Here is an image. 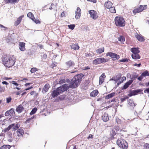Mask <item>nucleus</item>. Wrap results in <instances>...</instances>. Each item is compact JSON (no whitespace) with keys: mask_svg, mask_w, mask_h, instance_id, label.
I'll return each mask as SVG.
<instances>
[{"mask_svg":"<svg viewBox=\"0 0 149 149\" xmlns=\"http://www.w3.org/2000/svg\"><path fill=\"white\" fill-rule=\"evenodd\" d=\"M128 98L127 96H125L124 97L121 98V102H124L126 99H128Z\"/></svg>","mask_w":149,"mask_h":149,"instance_id":"47","label":"nucleus"},{"mask_svg":"<svg viewBox=\"0 0 149 149\" xmlns=\"http://www.w3.org/2000/svg\"><path fill=\"white\" fill-rule=\"evenodd\" d=\"M12 82L13 84L16 86H18L19 85L15 81H12L11 82Z\"/></svg>","mask_w":149,"mask_h":149,"instance_id":"55","label":"nucleus"},{"mask_svg":"<svg viewBox=\"0 0 149 149\" xmlns=\"http://www.w3.org/2000/svg\"><path fill=\"white\" fill-rule=\"evenodd\" d=\"M119 41H120L121 42H123L125 41V38L124 36H120L118 38Z\"/></svg>","mask_w":149,"mask_h":149,"instance_id":"34","label":"nucleus"},{"mask_svg":"<svg viewBox=\"0 0 149 149\" xmlns=\"http://www.w3.org/2000/svg\"><path fill=\"white\" fill-rule=\"evenodd\" d=\"M114 129L116 131H118L119 130L120 128L118 126H116L114 127Z\"/></svg>","mask_w":149,"mask_h":149,"instance_id":"52","label":"nucleus"},{"mask_svg":"<svg viewBox=\"0 0 149 149\" xmlns=\"http://www.w3.org/2000/svg\"><path fill=\"white\" fill-rule=\"evenodd\" d=\"M76 12H77L78 13H81V9H80L79 7H77V11H76Z\"/></svg>","mask_w":149,"mask_h":149,"instance_id":"51","label":"nucleus"},{"mask_svg":"<svg viewBox=\"0 0 149 149\" xmlns=\"http://www.w3.org/2000/svg\"><path fill=\"white\" fill-rule=\"evenodd\" d=\"M89 13L91 17L94 20L97 19L98 17L97 12L94 10H91L89 11Z\"/></svg>","mask_w":149,"mask_h":149,"instance_id":"10","label":"nucleus"},{"mask_svg":"<svg viewBox=\"0 0 149 149\" xmlns=\"http://www.w3.org/2000/svg\"><path fill=\"white\" fill-rule=\"evenodd\" d=\"M42 59H45L47 58V56L46 54H43L41 56Z\"/></svg>","mask_w":149,"mask_h":149,"instance_id":"43","label":"nucleus"},{"mask_svg":"<svg viewBox=\"0 0 149 149\" xmlns=\"http://www.w3.org/2000/svg\"><path fill=\"white\" fill-rule=\"evenodd\" d=\"M102 120L104 122H107L109 120V117L108 114L104 113L102 116Z\"/></svg>","mask_w":149,"mask_h":149,"instance_id":"18","label":"nucleus"},{"mask_svg":"<svg viewBox=\"0 0 149 149\" xmlns=\"http://www.w3.org/2000/svg\"><path fill=\"white\" fill-rule=\"evenodd\" d=\"M38 71V69L36 68H32L30 70L31 73H33Z\"/></svg>","mask_w":149,"mask_h":149,"instance_id":"41","label":"nucleus"},{"mask_svg":"<svg viewBox=\"0 0 149 149\" xmlns=\"http://www.w3.org/2000/svg\"><path fill=\"white\" fill-rule=\"evenodd\" d=\"M109 61V59L104 58H98L93 60L92 63L93 65H97L103 63L107 62Z\"/></svg>","mask_w":149,"mask_h":149,"instance_id":"7","label":"nucleus"},{"mask_svg":"<svg viewBox=\"0 0 149 149\" xmlns=\"http://www.w3.org/2000/svg\"><path fill=\"white\" fill-rule=\"evenodd\" d=\"M147 92L148 93H149V88H147L146 90L144 91V92L145 93Z\"/></svg>","mask_w":149,"mask_h":149,"instance_id":"64","label":"nucleus"},{"mask_svg":"<svg viewBox=\"0 0 149 149\" xmlns=\"http://www.w3.org/2000/svg\"><path fill=\"white\" fill-rule=\"evenodd\" d=\"M139 48L134 47L131 48L130 49L131 51L133 53V54H138L140 52L139 50Z\"/></svg>","mask_w":149,"mask_h":149,"instance_id":"20","label":"nucleus"},{"mask_svg":"<svg viewBox=\"0 0 149 149\" xmlns=\"http://www.w3.org/2000/svg\"><path fill=\"white\" fill-rule=\"evenodd\" d=\"M115 25L119 27H123L125 25V20L122 17L116 16L114 19Z\"/></svg>","mask_w":149,"mask_h":149,"instance_id":"5","label":"nucleus"},{"mask_svg":"<svg viewBox=\"0 0 149 149\" xmlns=\"http://www.w3.org/2000/svg\"><path fill=\"white\" fill-rule=\"evenodd\" d=\"M135 37L140 42H143L145 41V39L141 35H139L137 34L136 35H135Z\"/></svg>","mask_w":149,"mask_h":149,"instance_id":"14","label":"nucleus"},{"mask_svg":"<svg viewBox=\"0 0 149 149\" xmlns=\"http://www.w3.org/2000/svg\"><path fill=\"white\" fill-rule=\"evenodd\" d=\"M2 83L3 84H6V85H8L9 84L6 81H3L2 82Z\"/></svg>","mask_w":149,"mask_h":149,"instance_id":"63","label":"nucleus"},{"mask_svg":"<svg viewBox=\"0 0 149 149\" xmlns=\"http://www.w3.org/2000/svg\"><path fill=\"white\" fill-rule=\"evenodd\" d=\"M11 146L8 145H4L1 146L0 149H10Z\"/></svg>","mask_w":149,"mask_h":149,"instance_id":"31","label":"nucleus"},{"mask_svg":"<svg viewBox=\"0 0 149 149\" xmlns=\"http://www.w3.org/2000/svg\"><path fill=\"white\" fill-rule=\"evenodd\" d=\"M19 125L17 123H16V124L13 123L10 125L7 128H5L3 131L5 133L10 130L12 128L13 131H15L17 129L18 130L19 127Z\"/></svg>","mask_w":149,"mask_h":149,"instance_id":"6","label":"nucleus"},{"mask_svg":"<svg viewBox=\"0 0 149 149\" xmlns=\"http://www.w3.org/2000/svg\"><path fill=\"white\" fill-rule=\"evenodd\" d=\"M27 16L28 17L30 18L31 19H34V16L33 14L31 12H29L27 14Z\"/></svg>","mask_w":149,"mask_h":149,"instance_id":"35","label":"nucleus"},{"mask_svg":"<svg viewBox=\"0 0 149 149\" xmlns=\"http://www.w3.org/2000/svg\"><path fill=\"white\" fill-rule=\"evenodd\" d=\"M76 15L75 16V18L76 19H78L79 18L81 15L80 13H78L77 12H76Z\"/></svg>","mask_w":149,"mask_h":149,"instance_id":"40","label":"nucleus"},{"mask_svg":"<svg viewBox=\"0 0 149 149\" xmlns=\"http://www.w3.org/2000/svg\"><path fill=\"white\" fill-rule=\"evenodd\" d=\"M141 74L143 77H146V76H149V73L147 70H146L143 72Z\"/></svg>","mask_w":149,"mask_h":149,"instance_id":"36","label":"nucleus"},{"mask_svg":"<svg viewBox=\"0 0 149 149\" xmlns=\"http://www.w3.org/2000/svg\"><path fill=\"white\" fill-rule=\"evenodd\" d=\"M24 17V15H22L19 17L17 18V20L15 22V26H17L20 23L21 21L22 20V18Z\"/></svg>","mask_w":149,"mask_h":149,"instance_id":"13","label":"nucleus"},{"mask_svg":"<svg viewBox=\"0 0 149 149\" xmlns=\"http://www.w3.org/2000/svg\"><path fill=\"white\" fill-rule=\"evenodd\" d=\"M146 5L143 6L140 5L138 7H135L134 9L133 10V13L135 14L137 13H139L142 12L146 8Z\"/></svg>","mask_w":149,"mask_h":149,"instance_id":"8","label":"nucleus"},{"mask_svg":"<svg viewBox=\"0 0 149 149\" xmlns=\"http://www.w3.org/2000/svg\"><path fill=\"white\" fill-rule=\"evenodd\" d=\"M133 80H130L126 83V84L129 86L133 82Z\"/></svg>","mask_w":149,"mask_h":149,"instance_id":"48","label":"nucleus"},{"mask_svg":"<svg viewBox=\"0 0 149 149\" xmlns=\"http://www.w3.org/2000/svg\"><path fill=\"white\" fill-rule=\"evenodd\" d=\"M93 135L91 134H90L89 136L87 137V139H93Z\"/></svg>","mask_w":149,"mask_h":149,"instance_id":"57","label":"nucleus"},{"mask_svg":"<svg viewBox=\"0 0 149 149\" xmlns=\"http://www.w3.org/2000/svg\"><path fill=\"white\" fill-rule=\"evenodd\" d=\"M12 78L11 77H5L3 78V79L4 80H8L9 79H11Z\"/></svg>","mask_w":149,"mask_h":149,"instance_id":"59","label":"nucleus"},{"mask_svg":"<svg viewBox=\"0 0 149 149\" xmlns=\"http://www.w3.org/2000/svg\"><path fill=\"white\" fill-rule=\"evenodd\" d=\"M37 109L36 108H34L33 109H32V110L30 113V114L32 115L35 113L37 111Z\"/></svg>","mask_w":149,"mask_h":149,"instance_id":"37","label":"nucleus"},{"mask_svg":"<svg viewBox=\"0 0 149 149\" xmlns=\"http://www.w3.org/2000/svg\"><path fill=\"white\" fill-rule=\"evenodd\" d=\"M66 80L65 79H60L59 82L60 84H63L65 82Z\"/></svg>","mask_w":149,"mask_h":149,"instance_id":"45","label":"nucleus"},{"mask_svg":"<svg viewBox=\"0 0 149 149\" xmlns=\"http://www.w3.org/2000/svg\"><path fill=\"white\" fill-rule=\"evenodd\" d=\"M107 56H109L113 61L117 60L119 59L120 56L115 53L110 52H108L106 54Z\"/></svg>","mask_w":149,"mask_h":149,"instance_id":"9","label":"nucleus"},{"mask_svg":"<svg viewBox=\"0 0 149 149\" xmlns=\"http://www.w3.org/2000/svg\"><path fill=\"white\" fill-rule=\"evenodd\" d=\"M75 26L74 24H70L68 25L69 28L72 30H73Z\"/></svg>","mask_w":149,"mask_h":149,"instance_id":"44","label":"nucleus"},{"mask_svg":"<svg viewBox=\"0 0 149 149\" xmlns=\"http://www.w3.org/2000/svg\"><path fill=\"white\" fill-rule=\"evenodd\" d=\"M145 149H149V145L148 144H145L144 146Z\"/></svg>","mask_w":149,"mask_h":149,"instance_id":"54","label":"nucleus"},{"mask_svg":"<svg viewBox=\"0 0 149 149\" xmlns=\"http://www.w3.org/2000/svg\"><path fill=\"white\" fill-rule=\"evenodd\" d=\"M128 61V60L127 58L122 59L120 61V62H127Z\"/></svg>","mask_w":149,"mask_h":149,"instance_id":"50","label":"nucleus"},{"mask_svg":"<svg viewBox=\"0 0 149 149\" xmlns=\"http://www.w3.org/2000/svg\"><path fill=\"white\" fill-rule=\"evenodd\" d=\"M118 133H116L115 131L113 130H112L110 132V137H109V139L110 140H112L114 139L115 137L114 136L115 135H116Z\"/></svg>","mask_w":149,"mask_h":149,"instance_id":"17","label":"nucleus"},{"mask_svg":"<svg viewBox=\"0 0 149 149\" xmlns=\"http://www.w3.org/2000/svg\"><path fill=\"white\" fill-rule=\"evenodd\" d=\"M124 135L121 133H118L116 135V138H117V144L120 148L127 149L128 148V145L126 141L123 139Z\"/></svg>","mask_w":149,"mask_h":149,"instance_id":"1","label":"nucleus"},{"mask_svg":"<svg viewBox=\"0 0 149 149\" xmlns=\"http://www.w3.org/2000/svg\"><path fill=\"white\" fill-rule=\"evenodd\" d=\"M112 5V3L111 2L109 1L105 2L104 5V6L107 9H108L111 7Z\"/></svg>","mask_w":149,"mask_h":149,"instance_id":"25","label":"nucleus"},{"mask_svg":"<svg viewBox=\"0 0 149 149\" xmlns=\"http://www.w3.org/2000/svg\"><path fill=\"white\" fill-rule=\"evenodd\" d=\"M121 76V74L120 73H119L116 76L113 77L111 80L117 82L120 79Z\"/></svg>","mask_w":149,"mask_h":149,"instance_id":"16","label":"nucleus"},{"mask_svg":"<svg viewBox=\"0 0 149 149\" xmlns=\"http://www.w3.org/2000/svg\"><path fill=\"white\" fill-rule=\"evenodd\" d=\"M26 44L23 42H19V48L22 51H24L26 50L25 48Z\"/></svg>","mask_w":149,"mask_h":149,"instance_id":"11","label":"nucleus"},{"mask_svg":"<svg viewBox=\"0 0 149 149\" xmlns=\"http://www.w3.org/2000/svg\"><path fill=\"white\" fill-rule=\"evenodd\" d=\"M106 76L104 73H103L99 77V84H102L104 82V78L106 77Z\"/></svg>","mask_w":149,"mask_h":149,"instance_id":"15","label":"nucleus"},{"mask_svg":"<svg viewBox=\"0 0 149 149\" xmlns=\"http://www.w3.org/2000/svg\"><path fill=\"white\" fill-rule=\"evenodd\" d=\"M50 88V86L49 84H46L44 86L42 90V92H46L48 91L49 88Z\"/></svg>","mask_w":149,"mask_h":149,"instance_id":"26","label":"nucleus"},{"mask_svg":"<svg viewBox=\"0 0 149 149\" xmlns=\"http://www.w3.org/2000/svg\"><path fill=\"white\" fill-rule=\"evenodd\" d=\"M116 121L118 124H119L121 123V121L119 118H117L116 119Z\"/></svg>","mask_w":149,"mask_h":149,"instance_id":"56","label":"nucleus"},{"mask_svg":"<svg viewBox=\"0 0 149 149\" xmlns=\"http://www.w3.org/2000/svg\"><path fill=\"white\" fill-rule=\"evenodd\" d=\"M141 64L139 63L138 64H137V63H135L134 64V65L135 66H137L138 67H139L141 66Z\"/></svg>","mask_w":149,"mask_h":149,"instance_id":"61","label":"nucleus"},{"mask_svg":"<svg viewBox=\"0 0 149 149\" xmlns=\"http://www.w3.org/2000/svg\"><path fill=\"white\" fill-rule=\"evenodd\" d=\"M2 61L5 66L9 68L14 65L15 60L13 56H8L3 57Z\"/></svg>","mask_w":149,"mask_h":149,"instance_id":"2","label":"nucleus"},{"mask_svg":"<svg viewBox=\"0 0 149 149\" xmlns=\"http://www.w3.org/2000/svg\"><path fill=\"white\" fill-rule=\"evenodd\" d=\"M15 109L13 108H11L9 110L7 111L5 113V115L6 116H8L12 114L14 111Z\"/></svg>","mask_w":149,"mask_h":149,"instance_id":"21","label":"nucleus"},{"mask_svg":"<svg viewBox=\"0 0 149 149\" xmlns=\"http://www.w3.org/2000/svg\"><path fill=\"white\" fill-rule=\"evenodd\" d=\"M128 106L131 108H134L136 105V104H135L134 102L132 99H130L128 100Z\"/></svg>","mask_w":149,"mask_h":149,"instance_id":"12","label":"nucleus"},{"mask_svg":"<svg viewBox=\"0 0 149 149\" xmlns=\"http://www.w3.org/2000/svg\"><path fill=\"white\" fill-rule=\"evenodd\" d=\"M5 91V88L4 87H0V92L1 93L4 92Z\"/></svg>","mask_w":149,"mask_h":149,"instance_id":"49","label":"nucleus"},{"mask_svg":"<svg viewBox=\"0 0 149 149\" xmlns=\"http://www.w3.org/2000/svg\"><path fill=\"white\" fill-rule=\"evenodd\" d=\"M6 4L14 3H18L19 0H4Z\"/></svg>","mask_w":149,"mask_h":149,"instance_id":"23","label":"nucleus"},{"mask_svg":"<svg viewBox=\"0 0 149 149\" xmlns=\"http://www.w3.org/2000/svg\"><path fill=\"white\" fill-rule=\"evenodd\" d=\"M140 92H141V90L140 89H138L137 90H134L133 92L132 93H133V95H137Z\"/></svg>","mask_w":149,"mask_h":149,"instance_id":"39","label":"nucleus"},{"mask_svg":"<svg viewBox=\"0 0 149 149\" xmlns=\"http://www.w3.org/2000/svg\"><path fill=\"white\" fill-rule=\"evenodd\" d=\"M108 9H109V11L112 13H116V10L114 6H112L109 8Z\"/></svg>","mask_w":149,"mask_h":149,"instance_id":"33","label":"nucleus"},{"mask_svg":"<svg viewBox=\"0 0 149 149\" xmlns=\"http://www.w3.org/2000/svg\"><path fill=\"white\" fill-rule=\"evenodd\" d=\"M87 1H91L93 2V3H96V0H87Z\"/></svg>","mask_w":149,"mask_h":149,"instance_id":"58","label":"nucleus"},{"mask_svg":"<svg viewBox=\"0 0 149 149\" xmlns=\"http://www.w3.org/2000/svg\"><path fill=\"white\" fill-rule=\"evenodd\" d=\"M24 109V108L21 104H20L16 108V111L18 113H20L23 111Z\"/></svg>","mask_w":149,"mask_h":149,"instance_id":"22","label":"nucleus"},{"mask_svg":"<svg viewBox=\"0 0 149 149\" xmlns=\"http://www.w3.org/2000/svg\"><path fill=\"white\" fill-rule=\"evenodd\" d=\"M81 78L80 74H79L74 76L70 83V86L71 87L75 88H76L79 84L81 81Z\"/></svg>","mask_w":149,"mask_h":149,"instance_id":"4","label":"nucleus"},{"mask_svg":"<svg viewBox=\"0 0 149 149\" xmlns=\"http://www.w3.org/2000/svg\"><path fill=\"white\" fill-rule=\"evenodd\" d=\"M65 16V13L63 11V12H62V13H61V17H64Z\"/></svg>","mask_w":149,"mask_h":149,"instance_id":"62","label":"nucleus"},{"mask_svg":"<svg viewBox=\"0 0 149 149\" xmlns=\"http://www.w3.org/2000/svg\"><path fill=\"white\" fill-rule=\"evenodd\" d=\"M115 94V93H114L109 94L105 97V98L106 99H108L109 98H111Z\"/></svg>","mask_w":149,"mask_h":149,"instance_id":"32","label":"nucleus"},{"mask_svg":"<svg viewBox=\"0 0 149 149\" xmlns=\"http://www.w3.org/2000/svg\"><path fill=\"white\" fill-rule=\"evenodd\" d=\"M34 22L36 24H40L41 23V22L38 18H36Z\"/></svg>","mask_w":149,"mask_h":149,"instance_id":"42","label":"nucleus"},{"mask_svg":"<svg viewBox=\"0 0 149 149\" xmlns=\"http://www.w3.org/2000/svg\"><path fill=\"white\" fill-rule=\"evenodd\" d=\"M12 100L11 97H8L6 98V102L9 103H10Z\"/></svg>","mask_w":149,"mask_h":149,"instance_id":"46","label":"nucleus"},{"mask_svg":"<svg viewBox=\"0 0 149 149\" xmlns=\"http://www.w3.org/2000/svg\"><path fill=\"white\" fill-rule=\"evenodd\" d=\"M17 133L18 136H22L24 134V132L22 129H18L17 131Z\"/></svg>","mask_w":149,"mask_h":149,"instance_id":"19","label":"nucleus"},{"mask_svg":"<svg viewBox=\"0 0 149 149\" xmlns=\"http://www.w3.org/2000/svg\"><path fill=\"white\" fill-rule=\"evenodd\" d=\"M143 77H144L143 76L142 74H141V75L137 79L139 81H141V80L143 78Z\"/></svg>","mask_w":149,"mask_h":149,"instance_id":"53","label":"nucleus"},{"mask_svg":"<svg viewBox=\"0 0 149 149\" xmlns=\"http://www.w3.org/2000/svg\"><path fill=\"white\" fill-rule=\"evenodd\" d=\"M72 49L74 50H78L79 49V47L78 45V44H73L71 46Z\"/></svg>","mask_w":149,"mask_h":149,"instance_id":"29","label":"nucleus"},{"mask_svg":"<svg viewBox=\"0 0 149 149\" xmlns=\"http://www.w3.org/2000/svg\"><path fill=\"white\" fill-rule=\"evenodd\" d=\"M104 48H100L96 50V52L97 54H101L104 52Z\"/></svg>","mask_w":149,"mask_h":149,"instance_id":"30","label":"nucleus"},{"mask_svg":"<svg viewBox=\"0 0 149 149\" xmlns=\"http://www.w3.org/2000/svg\"><path fill=\"white\" fill-rule=\"evenodd\" d=\"M128 86L126 83L123 86V88L125 89H126L128 87Z\"/></svg>","mask_w":149,"mask_h":149,"instance_id":"60","label":"nucleus"},{"mask_svg":"<svg viewBox=\"0 0 149 149\" xmlns=\"http://www.w3.org/2000/svg\"><path fill=\"white\" fill-rule=\"evenodd\" d=\"M66 64L67 68H70L74 65V62L71 60H70L66 63Z\"/></svg>","mask_w":149,"mask_h":149,"instance_id":"24","label":"nucleus"},{"mask_svg":"<svg viewBox=\"0 0 149 149\" xmlns=\"http://www.w3.org/2000/svg\"><path fill=\"white\" fill-rule=\"evenodd\" d=\"M131 56L132 58L135 60L139 59L140 58V56L138 54H132Z\"/></svg>","mask_w":149,"mask_h":149,"instance_id":"28","label":"nucleus"},{"mask_svg":"<svg viewBox=\"0 0 149 149\" xmlns=\"http://www.w3.org/2000/svg\"><path fill=\"white\" fill-rule=\"evenodd\" d=\"M99 93L98 91L97 90H93L92 92L90 94V96L92 97H95Z\"/></svg>","mask_w":149,"mask_h":149,"instance_id":"27","label":"nucleus"},{"mask_svg":"<svg viewBox=\"0 0 149 149\" xmlns=\"http://www.w3.org/2000/svg\"><path fill=\"white\" fill-rule=\"evenodd\" d=\"M68 87L66 84L63 85L58 88L56 90H54L52 93V97H54L59 95L60 93L67 90Z\"/></svg>","mask_w":149,"mask_h":149,"instance_id":"3","label":"nucleus"},{"mask_svg":"<svg viewBox=\"0 0 149 149\" xmlns=\"http://www.w3.org/2000/svg\"><path fill=\"white\" fill-rule=\"evenodd\" d=\"M126 79V78L125 77H123L121 79V81H120L117 84L119 85V84L122 83Z\"/></svg>","mask_w":149,"mask_h":149,"instance_id":"38","label":"nucleus"}]
</instances>
